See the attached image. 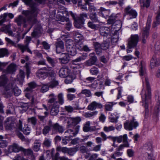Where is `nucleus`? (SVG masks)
I'll return each instance as SVG.
<instances>
[{
  "mask_svg": "<svg viewBox=\"0 0 160 160\" xmlns=\"http://www.w3.org/2000/svg\"><path fill=\"white\" fill-rule=\"evenodd\" d=\"M25 4L29 6L31 8V10H23L22 14L28 17V21L32 23L35 22L36 17L38 13V8L37 7L38 4L33 1V0H22Z\"/></svg>",
  "mask_w": 160,
  "mask_h": 160,
  "instance_id": "obj_1",
  "label": "nucleus"
},
{
  "mask_svg": "<svg viewBox=\"0 0 160 160\" xmlns=\"http://www.w3.org/2000/svg\"><path fill=\"white\" fill-rule=\"evenodd\" d=\"M6 66L3 67L2 71L3 74L0 76V86H2L4 88L3 94L7 98L10 97V83L6 75L10 73V65L8 66L6 69L4 68Z\"/></svg>",
  "mask_w": 160,
  "mask_h": 160,
  "instance_id": "obj_2",
  "label": "nucleus"
},
{
  "mask_svg": "<svg viewBox=\"0 0 160 160\" xmlns=\"http://www.w3.org/2000/svg\"><path fill=\"white\" fill-rule=\"evenodd\" d=\"M145 80L146 90H145L143 94H142V92H143V89H142L141 94L142 102L143 103H144L145 117L147 118L148 117L149 113L148 103L150 101L151 98V87L148 78L145 77Z\"/></svg>",
  "mask_w": 160,
  "mask_h": 160,
  "instance_id": "obj_3",
  "label": "nucleus"
},
{
  "mask_svg": "<svg viewBox=\"0 0 160 160\" xmlns=\"http://www.w3.org/2000/svg\"><path fill=\"white\" fill-rule=\"evenodd\" d=\"M15 38H16V41H13L11 40V45L15 47L18 48L21 51L22 53H23L25 51L27 50L28 52H29L31 54H32V52L30 49L29 47V44L31 39L30 37H26L25 41L26 44L25 45L21 44H17V43L18 42L20 39V36L18 33L17 32Z\"/></svg>",
  "mask_w": 160,
  "mask_h": 160,
  "instance_id": "obj_4",
  "label": "nucleus"
},
{
  "mask_svg": "<svg viewBox=\"0 0 160 160\" xmlns=\"http://www.w3.org/2000/svg\"><path fill=\"white\" fill-rule=\"evenodd\" d=\"M25 78V72L22 70H19V74L17 75V78L13 81V84L12 83V93L15 96H18L21 93V90L16 86V84L22 85Z\"/></svg>",
  "mask_w": 160,
  "mask_h": 160,
  "instance_id": "obj_5",
  "label": "nucleus"
},
{
  "mask_svg": "<svg viewBox=\"0 0 160 160\" xmlns=\"http://www.w3.org/2000/svg\"><path fill=\"white\" fill-rule=\"evenodd\" d=\"M17 121L16 119L13 117H11V130H13L16 131L17 129L22 131L24 134L26 135L29 134L30 130V128L27 125H25L23 129H22V122L19 120L18 123H16Z\"/></svg>",
  "mask_w": 160,
  "mask_h": 160,
  "instance_id": "obj_6",
  "label": "nucleus"
},
{
  "mask_svg": "<svg viewBox=\"0 0 160 160\" xmlns=\"http://www.w3.org/2000/svg\"><path fill=\"white\" fill-rule=\"evenodd\" d=\"M107 22L108 24L111 25L110 27L112 29L117 31L121 27V22L118 19L117 15L112 14L110 16Z\"/></svg>",
  "mask_w": 160,
  "mask_h": 160,
  "instance_id": "obj_7",
  "label": "nucleus"
},
{
  "mask_svg": "<svg viewBox=\"0 0 160 160\" xmlns=\"http://www.w3.org/2000/svg\"><path fill=\"white\" fill-rule=\"evenodd\" d=\"M25 17L22 15H19L18 17L16 19V21L18 26H21L22 24H23V26L24 28L26 27L28 24L31 25L29 29H30L32 28L33 25L37 22V20L36 18V21L35 22H30L28 20V17H26L25 15Z\"/></svg>",
  "mask_w": 160,
  "mask_h": 160,
  "instance_id": "obj_8",
  "label": "nucleus"
},
{
  "mask_svg": "<svg viewBox=\"0 0 160 160\" xmlns=\"http://www.w3.org/2000/svg\"><path fill=\"white\" fill-rule=\"evenodd\" d=\"M138 122L136 121L134 117H133L132 120L130 121H127L124 123V127L126 130H132L138 126Z\"/></svg>",
  "mask_w": 160,
  "mask_h": 160,
  "instance_id": "obj_9",
  "label": "nucleus"
},
{
  "mask_svg": "<svg viewBox=\"0 0 160 160\" xmlns=\"http://www.w3.org/2000/svg\"><path fill=\"white\" fill-rule=\"evenodd\" d=\"M139 37L138 34L132 35L128 40V47L129 49L136 47L139 41Z\"/></svg>",
  "mask_w": 160,
  "mask_h": 160,
  "instance_id": "obj_10",
  "label": "nucleus"
},
{
  "mask_svg": "<svg viewBox=\"0 0 160 160\" xmlns=\"http://www.w3.org/2000/svg\"><path fill=\"white\" fill-rule=\"evenodd\" d=\"M124 11V16H128L129 17V19L135 18L137 16L136 11L132 8L130 6H128L126 7Z\"/></svg>",
  "mask_w": 160,
  "mask_h": 160,
  "instance_id": "obj_11",
  "label": "nucleus"
},
{
  "mask_svg": "<svg viewBox=\"0 0 160 160\" xmlns=\"http://www.w3.org/2000/svg\"><path fill=\"white\" fill-rule=\"evenodd\" d=\"M152 16L148 15L146 25L143 28L142 31V35L148 36L149 34V31L151 27Z\"/></svg>",
  "mask_w": 160,
  "mask_h": 160,
  "instance_id": "obj_12",
  "label": "nucleus"
},
{
  "mask_svg": "<svg viewBox=\"0 0 160 160\" xmlns=\"http://www.w3.org/2000/svg\"><path fill=\"white\" fill-rule=\"evenodd\" d=\"M42 31L41 26L39 24H37L35 26L34 29L31 33V35L33 38H38L41 36Z\"/></svg>",
  "mask_w": 160,
  "mask_h": 160,
  "instance_id": "obj_13",
  "label": "nucleus"
},
{
  "mask_svg": "<svg viewBox=\"0 0 160 160\" xmlns=\"http://www.w3.org/2000/svg\"><path fill=\"white\" fill-rule=\"evenodd\" d=\"M90 57L89 59L86 62V65L88 66H91L95 65L97 60V57L94 52L90 53L89 54Z\"/></svg>",
  "mask_w": 160,
  "mask_h": 160,
  "instance_id": "obj_14",
  "label": "nucleus"
},
{
  "mask_svg": "<svg viewBox=\"0 0 160 160\" xmlns=\"http://www.w3.org/2000/svg\"><path fill=\"white\" fill-rule=\"evenodd\" d=\"M75 45L73 44H68L66 46V50L68 52V55L74 56L77 53V49Z\"/></svg>",
  "mask_w": 160,
  "mask_h": 160,
  "instance_id": "obj_15",
  "label": "nucleus"
},
{
  "mask_svg": "<svg viewBox=\"0 0 160 160\" xmlns=\"http://www.w3.org/2000/svg\"><path fill=\"white\" fill-rule=\"evenodd\" d=\"M60 56L61 58L58 60L61 64H66L69 62V57L68 53H62Z\"/></svg>",
  "mask_w": 160,
  "mask_h": 160,
  "instance_id": "obj_16",
  "label": "nucleus"
},
{
  "mask_svg": "<svg viewBox=\"0 0 160 160\" xmlns=\"http://www.w3.org/2000/svg\"><path fill=\"white\" fill-rule=\"evenodd\" d=\"M56 51L57 53H60L64 51V48L63 42L61 40H58L56 42Z\"/></svg>",
  "mask_w": 160,
  "mask_h": 160,
  "instance_id": "obj_17",
  "label": "nucleus"
},
{
  "mask_svg": "<svg viewBox=\"0 0 160 160\" xmlns=\"http://www.w3.org/2000/svg\"><path fill=\"white\" fill-rule=\"evenodd\" d=\"M36 75L39 78L44 79L48 76H50L52 77L53 75L45 72L44 71L42 70V69H40L37 72Z\"/></svg>",
  "mask_w": 160,
  "mask_h": 160,
  "instance_id": "obj_18",
  "label": "nucleus"
},
{
  "mask_svg": "<svg viewBox=\"0 0 160 160\" xmlns=\"http://www.w3.org/2000/svg\"><path fill=\"white\" fill-rule=\"evenodd\" d=\"M70 71L67 67L61 68L59 71V76L62 78H65L68 76L70 73Z\"/></svg>",
  "mask_w": 160,
  "mask_h": 160,
  "instance_id": "obj_19",
  "label": "nucleus"
},
{
  "mask_svg": "<svg viewBox=\"0 0 160 160\" xmlns=\"http://www.w3.org/2000/svg\"><path fill=\"white\" fill-rule=\"evenodd\" d=\"M81 119L80 117H77L75 118L70 117L68 121L67 122L68 124V126H69L71 124L73 125H76L79 124L81 121Z\"/></svg>",
  "mask_w": 160,
  "mask_h": 160,
  "instance_id": "obj_20",
  "label": "nucleus"
},
{
  "mask_svg": "<svg viewBox=\"0 0 160 160\" xmlns=\"http://www.w3.org/2000/svg\"><path fill=\"white\" fill-rule=\"evenodd\" d=\"M98 10L99 11L98 12V13L99 16L104 18L108 16L109 12V10L103 7H100Z\"/></svg>",
  "mask_w": 160,
  "mask_h": 160,
  "instance_id": "obj_21",
  "label": "nucleus"
},
{
  "mask_svg": "<svg viewBox=\"0 0 160 160\" xmlns=\"http://www.w3.org/2000/svg\"><path fill=\"white\" fill-rule=\"evenodd\" d=\"M52 129L53 131H56L61 133H62L64 130L63 127L58 123L54 124L53 127Z\"/></svg>",
  "mask_w": 160,
  "mask_h": 160,
  "instance_id": "obj_22",
  "label": "nucleus"
},
{
  "mask_svg": "<svg viewBox=\"0 0 160 160\" xmlns=\"http://www.w3.org/2000/svg\"><path fill=\"white\" fill-rule=\"evenodd\" d=\"M143 149L147 153H152V144L150 142L146 143L143 147Z\"/></svg>",
  "mask_w": 160,
  "mask_h": 160,
  "instance_id": "obj_23",
  "label": "nucleus"
},
{
  "mask_svg": "<svg viewBox=\"0 0 160 160\" xmlns=\"http://www.w3.org/2000/svg\"><path fill=\"white\" fill-rule=\"evenodd\" d=\"M115 141H117L118 143H120L122 141L123 143L128 142V141L127 135L125 134L122 136L121 135L118 137H115Z\"/></svg>",
  "mask_w": 160,
  "mask_h": 160,
  "instance_id": "obj_24",
  "label": "nucleus"
},
{
  "mask_svg": "<svg viewBox=\"0 0 160 160\" xmlns=\"http://www.w3.org/2000/svg\"><path fill=\"white\" fill-rule=\"evenodd\" d=\"M109 28L107 27H102L100 28V34L103 36H107L109 34Z\"/></svg>",
  "mask_w": 160,
  "mask_h": 160,
  "instance_id": "obj_25",
  "label": "nucleus"
},
{
  "mask_svg": "<svg viewBox=\"0 0 160 160\" xmlns=\"http://www.w3.org/2000/svg\"><path fill=\"white\" fill-rule=\"evenodd\" d=\"M160 64V59L153 56L151 61V67L158 66Z\"/></svg>",
  "mask_w": 160,
  "mask_h": 160,
  "instance_id": "obj_26",
  "label": "nucleus"
},
{
  "mask_svg": "<svg viewBox=\"0 0 160 160\" xmlns=\"http://www.w3.org/2000/svg\"><path fill=\"white\" fill-rule=\"evenodd\" d=\"M84 22L83 21L80 20L77 17L74 20V25L75 27L78 28H81L83 27V25Z\"/></svg>",
  "mask_w": 160,
  "mask_h": 160,
  "instance_id": "obj_27",
  "label": "nucleus"
},
{
  "mask_svg": "<svg viewBox=\"0 0 160 160\" xmlns=\"http://www.w3.org/2000/svg\"><path fill=\"white\" fill-rule=\"evenodd\" d=\"M8 16L10 18V13L8 14L7 13H4L0 16V19H1L0 20V25H2L3 22L8 20V19L7 18Z\"/></svg>",
  "mask_w": 160,
  "mask_h": 160,
  "instance_id": "obj_28",
  "label": "nucleus"
},
{
  "mask_svg": "<svg viewBox=\"0 0 160 160\" xmlns=\"http://www.w3.org/2000/svg\"><path fill=\"white\" fill-rule=\"evenodd\" d=\"M87 57V55L86 54L82 55L76 59L72 60V62L74 64L76 65L78 62L86 59Z\"/></svg>",
  "mask_w": 160,
  "mask_h": 160,
  "instance_id": "obj_29",
  "label": "nucleus"
},
{
  "mask_svg": "<svg viewBox=\"0 0 160 160\" xmlns=\"http://www.w3.org/2000/svg\"><path fill=\"white\" fill-rule=\"evenodd\" d=\"M34 145L32 147L33 150L36 152L39 150L41 147V143L38 140H36L34 142Z\"/></svg>",
  "mask_w": 160,
  "mask_h": 160,
  "instance_id": "obj_30",
  "label": "nucleus"
},
{
  "mask_svg": "<svg viewBox=\"0 0 160 160\" xmlns=\"http://www.w3.org/2000/svg\"><path fill=\"white\" fill-rule=\"evenodd\" d=\"M12 152H17L19 151L22 152L23 148L19 146L16 143H14L12 147Z\"/></svg>",
  "mask_w": 160,
  "mask_h": 160,
  "instance_id": "obj_31",
  "label": "nucleus"
},
{
  "mask_svg": "<svg viewBox=\"0 0 160 160\" xmlns=\"http://www.w3.org/2000/svg\"><path fill=\"white\" fill-rule=\"evenodd\" d=\"M89 16L90 19L93 22L98 23L100 22V20L98 19L96 13H91L90 14Z\"/></svg>",
  "mask_w": 160,
  "mask_h": 160,
  "instance_id": "obj_32",
  "label": "nucleus"
},
{
  "mask_svg": "<svg viewBox=\"0 0 160 160\" xmlns=\"http://www.w3.org/2000/svg\"><path fill=\"white\" fill-rule=\"evenodd\" d=\"M46 58L47 61L52 67H54L57 62V60L55 59L52 58L48 56H47Z\"/></svg>",
  "mask_w": 160,
  "mask_h": 160,
  "instance_id": "obj_33",
  "label": "nucleus"
},
{
  "mask_svg": "<svg viewBox=\"0 0 160 160\" xmlns=\"http://www.w3.org/2000/svg\"><path fill=\"white\" fill-rule=\"evenodd\" d=\"M51 77L53 78V80L50 82L48 83V84L49 85L50 88H53L54 87H56L58 85V81L56 80L55 79L53 75Z\"/></svg>",
  "mask_w": 160,
  "mask_h": 160,
  "instance_id": "obj_34",
  "label": "nucleus"
},
{
  "mask_svg": "<svg viewBox=\"0 0 160 160\" xmlns=\"http://www.w3.org/2000/svg\"><path fill=\"white\" fill-rule=\"evenodd\" d=\"M75 105L76 106L74 108L71 106H65V110L69 113H71L73 111L74 109H78L79 108L78 106V104H76Z\"/></svg>",
  "mask_w": 160,
  "mask_h": 160,
  "instance_id": "obj_35",
  "label": "nucleus"
},
{
  "mask_svg": "<svg viewBox=\"0 0 160 160\" xmlns=\"http://www.w3.org/2000/svg\"><path fill=\"white\" fill-rule=\"evenodd\" d=\"M160 103H159L158 105L156 106L154 108V111L153 113V116L154 117L156 118V119L157 120L158 116V113L160 111Z\"/></svg>",
  "mask_w": 160,
  "mask_h": 160,
  "instance_id": "obj_36",
  "label": "nucleus"
},
{
  "mask_svg": "<svg viewBox=\"0 0 160 160\" xmlns=\"http://www.w3.org/2000/svg\"><path fill=\"white\" fill-rule=\"evenodd\" d=\"M56 96L53 93L50 94L49 96V99L48 100V102L49 103H52L55 102L56 100Z\"/></svg>",
  "mask_w": 160,
  "mask_h": 160,
  "instance_id": "obj_37",
  "label": "nucleus"
},
{
  "mask_svg": "<svg viewBox=\"0 0 160 160\" xmlns=\"http://www.w3.org/2000/svg\"><path fill=\"white\" fill-rule=\"evenodd\" d=\"M50 88L48 83L45 84H42L40 89V92L42 93L45 92L49 90Z\"/></svg>",
  "mask_w": 160,
  "mask_h": 160,
  "instance_id": "obj_38",
  "label": "nucleus"
},
{
  "mask_svg": "<svg viewBox=\"0 0 160 160\" xmlns=\"http://www.w3.org/2000/svg\"><path fill=\"white\" fill-rule=\"evenodd\" d=\"M41 69H42V70L44 71L45 72H47V73H49V74H51L53 75L54 74V73L52 69V68L51 67H44L41 68Z\"/></svg>",
  "mask_w": 160,
  "mask_h": 160,
  "instance_id": "obj_39",
  "label": "nucleus"
},
{
  "mask_svg": "<svg viewBox=\"0 0 160 160\" xmlns=\"http://www.w3.org/2000/svg\"><path fill=\"white\" fill-rule=\"evenodd\" d=\"M22 152L25 155L30 156L32 155L33 153V151L30 149H25L23 148Z\"/></svg>",
  "mask_w": 160,
  "mask_h": 160,
  "instance_id": "obj_40",
  "label": "nucleus"
},
{
  "mask_svg": "<svg viewBox=\"0 0 160 160\" xmlns=\"http://www.w3.org/2000/svg\"><path fill=\"white\" fill-rule=\"evenodd\" d=\"M109 46V43L108 42L104 41L101 43V47L103 50H106L108 48Z\"/></svg>",
  "mask_w": 160,
  "mask_h": 160,
  "instance_id": "obj_41",
  "label": "nucleus"
},
{
  "mask_svg": "<svg viewBox=\"0 0 160 160\" xmlns=\"http://www.w3.org/2000/svg\"><path fill=\"white\" fill-rule=\"evenodd\" d=\"M18 66L14 63H11V74H14Z\"/></svg>",
  "mask_w": 160,
  "mask_h": 160,
  "instance_id": "obj_42",
  "label": "nucleus"
},
{
  "mask_svg": "<svg viewBox=\"0 0 160 160\" xmlns=\"http://www.w3.org/2000/svg\"><path fill=\"white\" fill-rule=\"evenodd\" d=\"M81 93L85 95L87 97H88L91 96L92 95L90 91L87 89L82 90Z\"/></svg>",
  "mask_w": 160,
  "mask_h": 160,
  "instance_id": "obj_43",
  "label": "nucleus"
},
{
  "mask_svg": "<svg viewBox=\"0 0 160 160\" xmlns=\"http://www.w3.org/2000/svg\"><path fill=\"white\" fill-rule=\"evenodd\" d=\"M90 127V122L89 121L86 122L83 128V131L84 132H88L89 131Z\"/></svg>",
  "mask_w": 160,
  "mask_h": 160,
  "instance_id": "obj_44",
  "label": "nucleus"
},
{
  "mask_svg": "<svg viewBox=\"0 0 160 160\" xmlns=\"http://www.w3.org/2000/svg\"><path fill=\"white\" fill-rule=\"evenodd\" d=\"M4 125L6 130H9L10 129V118L8 117L5 121Z\"/></svg>",
  "mask_w": 160,
  "mask_h": 160,
  "instance_id": "obj_45",
  "label": "nucleus"
},
{
  "mask_svg": "<svg viewBox=\"0 0 160 160\" xmlns=\"http://www.w3.org/2000/svg\"><path fill=\"white\" fill-rule=\"evenodd\" d=\"M59 112V109L57 108H52L50 111V114L52 116L57 115Z\"/></svg>",
  "mask_w": 160,
  "mask_h": 160,
  "instance_id": "obj_46",
  "label": "nucleus"
},
{
  "mask_svg": "<svg viewBox=\"0 0 160 160\" xmlns=\"http://www.w3.org/2000/svg\"><path fill=\"white\" fill-rule=\"evenodd\" d=\"M58 102L60 104H62L64 102L63 98V94L62 93H59L58 96Z\"/></svg>",
  "mask_w": 160,
  "mask_h": 160,
  "instance_id": "obj_47",
  "label": "nucleus"
},
{
  "mask_svg": "<svg viewBox=\"0 0 160 160\" xmlns=\"http://www.w3.org/2000/svg\"><path fill=\"white\" fill-rule=\"evenodd\" d=\"M88 26L91 28L95 30H97L98 28V25H96L93 23L92 22H89L88 23Z\"/></svg>",
  "mask_w": 160,
  "mask_h": 160,
  "instance_id": "obj_48",
  "label": "nucleus"
},
{
  "mask_svg": "<svg viewBox=\"0 0 160 160\" xmlns=\"http://www.w3.org/2000/svg\"><path fill=\"white\" fill-rule=\"evenodd\" d=\"M77 18L84 22L85 19L88 18V16L87 14L83 13L80 14L79 17Z\"/></svg>",
  "mask_w": 160,
  "mask_h": 160,
  "instance_id": "obj_49",
  "label": "nucleus"
},
{
  "mask_svg": "<svg viewBox=\"0 0 160 160\" xmlns=\"http://www.w3.org/2000/svg\"><path fill=\"white\" fill-rule=\"evenodd\" d=\"M28 122L30 123L34 126L36 125L37 122V119L35 117L28 118Z\"/></svg>",
  "mask_w": 160,
  "mask_h": 160,
  "instance_id": "obj_50",
  "label": "nucleus"
},
{
  "mask_svg": "<svg viewBox=\"0 0 160 160\" xmlns=\"http://www.w3.org/2000/svg\"><path fill=\"white\" fill-rule=\"evenodd\" d=\"M58 21L60 22L59 23L61 24H64V23H62L64 22H66L69 21V18H66L64 16H60L59 19Z\"/></svg>",
  "mask_w": 160,
  "mask_h": 160,
  "instance_id": "obj_51",
  "label": "nucleus"
},
{
  "mask_svg": "<svg viewBox=\"0 0 160 160\" xmlns=\"http://www.w3.org/2000/svg\"><path fill=\"white\" fill-rule=\"evenodd\" d=\"M124 143L123 144L120 145L119 147L116 149L117 151H120L122 150L124 147H129V144L128 142Z\"/></svg>",
  "mask_w": 160,
  "mask_h": 160,
  "instance_id": "obj_52",
  "label": "nucleus"
},
{
  "mask_svg": "<svg viewBox=\"0 0 160 160\" xmlns=\"http://www.w3.org/2000/svg\"><path fill=\"white\" fill-rule=\"evenodd\" d=\"M8 52L7 49L4 48L0 49V58L3 57L7 54Z\"/></svg>",
  "mask_w": 160,
  "mask_h": 160,
  "instance_id": "obj_53",
  "label": "nucleus"
},
{
  "mask_svg": "<svg viewBox=\"0 0 160 160\" xmlns=\"http://www.w3.org/2000/svg\"><path fill=\"white\" fill-rule=\"evenodd\" d=\"M75 45L76 47V48L79 51H82L84 45L82 42H79Z\"/></svg>",
  "mask_w": 160,
  "mask_h": 160,
  "instance_id": "obj_54",
  "label": "nucleus"
},
{
  "mask_svg": "<svg viewBox=\"0 0 160 160\" xmlns=\"http://www.w3.org/2000/svg\"><path fill=\"white\" fill-rule=\"evenodd\" d=\"M90 72L92 75H97L99 71L98 68L94 67L90 69Z\"/></svg>",
  "mask_w": 160,
  "mask_h": 160,
  "instance_id": "obj_55",
  "label": "nucleus"
},
{
  "mask_svg": "<svg viewBox=\"0 0 160 160\" xmlns=\"http://www.w3.org/2000/svg\"><path fill=\"white\" fill-rule=\"evenodd\" d=\"M3 31L6 33H8L9 35H10V25L9 24L5 26L3 28Z\"/></svg>",
  "mask_w": 160,
  "mask_h": 160,
  "instance_id": "obj_56",
  "label": "nucleus"
},
{
  "mask_svg": "<svg viewBox=\"0 0 160 160\" xmlns=\"http://www.w3.org/2000/svg\"><path fill=\"white\" fill-rule=\"evenodd\" d=\"M96 101L92 102L88 107V109L90 110H93L96 109L95 105Z\"/></svg>",
  "mask_w": 160,
  "mask_h": 160,
  "instance_id": "obj_57",
  "label": "nucleus"
},
{
  "mask_svg": "<svg viewBox=\"0 0 160 160\" xmlns=\"http://www.w3.org/2000/svg\"><path fill=\"white\" fill-rule=\"evenodd\" d=\"M98 112L97 111L90 112H86L85 113V116L86 118H90L96 115Z\"/></svg>",
  "mask_w": 160,
  "mask_h": 160,
  "instance_id": "obj_58",
  "label": "nucleus"
},
{
  "mask_svg": "<svg viewBox=\"0 0 160 160\" xmlns=\"http://www.w3.org/2000/svg\"><path fill=\"white\" fill-rule=\"evenodd\" d=\"M127 153L129 157L131 158L134 156V152L132 149H128L127 151Z\"/></svg>",
  "mask_w": 160,
  "mask_h": 160,
  "instance_id": "obj_59",
  "label": "nucleus"
},
{
  "mask_svg": "<svg viewBox=\"0 0 160 160\" xmlns=\"http://www.w3.org/2000/svg\"><path fill=\"white\" fill-rule=\"evenodd\" d=\"M115 129V128L112 126H110L108 127L105 126L104 127L103 130L105 132H108L110 131H113Z\"/></svg>",
  "mask_w": 160,
  "mask_h": 160,
  "instance_id": "obj_60",
  "label": "nucleus"
},
{
  "mask_svg": "<svg viewBox=\"0 0 160 160\" xmlns=\"http://www.w3.org/2000/svg\"><path fill=\"white\" fill-rule=\"evenodd\" d=\"M51 141L50 139L45 138L43 142V144L47 147H49L51 146Z\"/></svg>",
  "mask_w": 160,
  "mask_h": 160,
  "instance_id": "obj_61",
  "label": "nucleus"
},
{
  "mask_svg": "<svg viewBox=\"0 0 160 160\" xmlns=\"http://www.w3.org/2000/svg\"><path fill=\"white\" fill-rule=\"evenodd\" d=\"M51 129V128L48 126H45L42 130V133L46 135L47 134Z\"/></svg>",
  "mask_w": 160,
  "mask_h": 160,
  "instance_id": "obj_62",
  "label": "nucleus"
},
{
  "mask_svg": "<svg viewBox=\"0 0 160 160\" xmlns=\"http://www.w3.org/2000/svg\"><path fill=\"white\" fill-rule=\"evenodd\" d=\"M72 72L74 74L77 75L78 76L80 75L81 73V71L79 68H74V67H73V70Z\"/></svg>",
  "mask_w": 160,
  "mask_h": 160,
  "instance_id": "obj_63",
  "label": "nucleus"
},
{
  "mask_svg": "<svg viewBox=\"0 0 160 160\" xmlns=\"http://www.w3.org/2000/svg\"><path fill=\"white\" fill-rule=\"evenodd\" d=\"M67 99L69 101H72L76 98L75 95L71 94V93H68L67 95Z\"/></svg>",
  "mask_w": 160,
  "mask_h": 160,
  "instance_id": "obj_64",
  "label": "nucleus"
}]
</instances>
